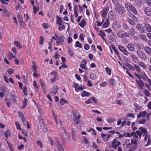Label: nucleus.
<instances>
[{"label": "nucleus", "mask_w": 151, "mask_h": 151, "mask_svg": "<svg viewBox=\"0 0 151 151\" xmlns=\"http://www.w3.org/2000/svg\"><path fill=\"white\" fill-rule=\"evenodd\" d=\"M115 9L116 12L119 14H123L125 11L124 7L120 4H117L115 6Z\"/></svg>", "instance_id": "1"}, {"label": "nucleus", "mask_w": 151, "mask_h": 151, "mask_svg": "<svg viewBox=\"0 0 151 151\" xmlns=\"http://www.w3.org/2000/svg\"><path fill=\"white\" fill-rule=\"evenodd\" d=\"M117 35L119 37L122 38L129 37V34L122 30L119 31L117 33Z\"/></svg>", "instance_id": "2"}, {"label": "nucleus", "mask_w": 151, "mask_h": 151, "mask_svg": "<svg viewBox=\"0 0 151 151\" xmlns=\"http://www.w3.org/2000/svg\"><path fill=\"white\" fill-rule=\"evenodd\" d=\"M137 53L139 56V57L142 59L144 60H146L147 59V56L145 53L141 50H138L137 51Z\"/></svg>", "instance_id": "3"}, {"label": "nucleus", "mask_w": 151, "mask_h": 151, "mask_svg": "<svg viewBox=\"0 0 151 151\" xmlns=\"http://www.w3.org/2000/svg\"><path fill=\"white\" fill-rule=\"evenodd\" d=\"M55 145L58 150L59 151H64L57 137H55Z\"/></svg>", "instance_id": "4"}, {"label": "nucleus", "mask_w": 151, "mask_h": 151, "mask_svg": "<svg viewBox=\"0 0 151 151\" xmlns=\"http://www.w3.org/2000/svg\"><path fill=\"white\" fill-rule=\"evenodd\" d=\"M118 47L119 50L121 52L123 53L124 55H129V52L124 47L121 45H119Z\"/></svg>", "instance_id": "5"}, {"label": "nucleus", "mask_w": 151, "mask_h": 151, "mask_svg": "<svg viewBox=\"0 0 151 151\" xmlns=\"http://www.w3.org/2000/svg\"><path fill=\"white\" fill-rule=\"evenodd\" d=\"M117 141V139L115 138L114 139L112 143L111 147L115 149H116L117 147L121 144V143L119 142H118L115 144Z\"/></svg>", "instance_id": "6"}, {"label": "nucleus", "mask_w": 151, "mask_h": 151, "mask_svg": "<svg viewBox=\"0 0 151 151\" xmlns=\"http://www.w3.org/2000/svg\"><path fill=\"white\" fill-rule=\"evenodd\" d=\"M73 119H74V121L76 124H78L80 122L79 119L81 117V115H78V116H76V114L74 112H73Z\"/></svg>", "instance_id": "7"}, {"label": "nucleus", "mask_w": 151, "mask_h": 151, "mask_svg": "<svg viewBox=\"0 0 151 151\" xmlns=\"http://www.w3.org/2000/svg\"><path fill=\"white\" fill-rule=\"evenodd\" d=\"M136 27L140 33L143 34L145 33V30L144 27L142 25L138 24L136 26Z\"/></svg>", "instance_id": "8"}, {"label": "nucleus", "mask_w": 151, "mask_h": 151, "mask_svg": "<svg viewBox=\"0 0 151 151\" xmlns=\"http://www.w3.org/2000/svg\"><path fill=\"white\" fill-rule=\"evenodd\" d=\"M144 11L146 15L151 16V8L149 7H146L144 9Z\"/></svg>", "instance_id": "9"}, {"label": "nucleus", "mask_w": 151, "mask_h": 151, "mask_svg": "<svg viewBox=\"0 0 151 151\" xmlns=\"http://www.w3.org/2000/svg\"><path fill=\"white\" fill-rule=\"evenodd\" d=\"M142 79L143 80L145 81H148L149 83V86H150L151 85V83L150 79L147 77L145 73L144 74V75L141 76L140 79Z\"/></svg>", "instance_id": "10"}, {"label": "nucleus", "mask_w": 151, "mask_h": 151, "mask_svg": "<svg viewBox=\"0 0 151 151\" xmlns=\"http://www.w3.org/2000/svg\"><path fill=\"white\" fill-rule=\"evenodd\" d=\"M144 27L148 32H151V26L147 22L144 23Z\"/></svg>", "instance_id": "11"}, {"label": "nucleus", "mask_w": 151, "mask_h": 151, "mask_svg": "<svg viewBox=\"0 0 151 151\" xmlns=\"http://www.w3.org/2000/svg\"><path fill=\"white\" fill-rule=\"evenodd\" d=\"M82 62L83 63H81V67L82 69H84L85 70H88V69L86 66V61H85L84 60H83L82 61Z\"/></svg>", "instance_id": "12"}, {"label": "nucleus", "mask_w": 151, "mask_h": 151, "mask_svg": "<svg viewBox=\"0 0 151 151\" xmlns=\"http://www.w3.org/2000/svg\"><path fill=\"white\" fill-rule=\"evenodd\" d=\"M147 113V112L145 111H144L143 112H139L137 116V118H139L140 117L144 118L146 116Z\"/></svg>", "instance_id": "13"}, {"label": "nucleus", "mask_w": 151, "mask_h": 151, "mask_svg": "<svg viewBox=\"0 0 151 151\" xmlns=\"http://www.w3.org/2000/svg\"><path fill=\"white\" fill-rule=\"evenodd\" d=\"M127 47L129 50L133 52L135 50V48L132 43L129 44L127 45Z\"/></svg>", "instance_id": "14"}, {"label": "nucleus", "mask_w": 151, "mask_h": 151, "mask_svg": "<svg viewBox=\"0 0 151 151\" xmlns=\"http://www.w3.org/2000/svg\"><path fill=\"white\" fill-rule=\"evenodd\" d=\"M138 130L140 131V133L142 134H148L147 130L143 128L142 127H140Z\"/></svg>", "instance_id": "15"}, {"label": "nucleus", "mask_w": 151, "mask_h": 151, "mask_svg": "<svg viewBox=\"0 0 151 151\" xmlns=\"http://www.w3.org/2000/svg\"><path fill=\"white\" fill-rule=\"evenodd\" d=\"M136 82L142 89H143V87L144 86V83L141 80H140L139 81H138L137 80H136Z\"/></svg>", "instance_id": "16"}, {"label": "nucleus", "mask_w": 151, "mask_h": 151, "mask_svg": "<svg viewBox=\"0 0 151 151\" xmlns=\"http://www.w3.org/2000/svg\"><path fill=\"white\" fill-rule=\"evenodd\" d=\"M4 135L6 138H8V137L11 136L10 132L9 130H6L4 132Z\"/></svg>", "instance_id": "17"}, {"label": "nucleus", "mask_w": 151, "mask_h": 151, "mask_svg": "<svg viewBox=\"0 0 151 151\" xmlns=\"http://www.w3.org/2000/svg\"><path fill=\"white\" fill-rule=\"evenodd\" d=\"M131 57L132 59L133 62L137 63L138 61V59L137 56L134 54H132L131 55Z\"/></svg>", "instance_id": "18"}, {"label": "nucleus", "mask_w": 151, "mask_h": 151, "mask_svg": "<svg viewBox=\"0 0 151 151\" xmlns=\"http://www.w3.org/2000/svg\"><path fill=\"white\" fill-rule=\"evenodd\" d=\"M146 52L148 55H151V48L149 47H146L145 48Z\"/></svg>", "instance_id": "19"}, {"label": "nucleus", "mask_w": 151, "mask_h": 151, "mask_svg": "<svg viewBox=\"0 0 151 151\" xmlns=\"http://www.w3.org/2000/svg\"><path fill=\"white\" fill-rule=\"evenodd\" d=\"M54 90H53V92H50V93L51 94L55 95L57 92L58 90V88L57 87V86H55L54 87Z\"/></svg>", "instance_id": "20"}, {"label": "nucleus", "mask_w": 151, "mask_h": 151, "mask_svg": "<svg viewBox=\"0 0 151 151\" xmlns=\"http://www.w3.org/2000/svg\"><path fill=\"white\" fill-rule=\"evenodd\" d=\"M57 23L58 24L59 26H61L63 22L62 18L58 16H57Z\"/></svg>", "instance_id": "21"}, {"label": "nucleus", "mask_w": 151, "mask_h": 151, "mask_svg": "<svg viewBox=\"0 0 151 151\" xmlns=\"http://www.w3.org/2000/svg\"><path fill=\"white\" fill-rule=\"evenodd\" d=\"M109 24V20L107 19L105 22L104 23L103 25V27L104 28H106L108 27Z\"/></svg>", "instance_id": "22"}, {"label": "nucleus", "mask_w": 151, "mask_h": 151, "mask_svg": "<svg viewBox=\"0 0 151 151\" xmlns=\"http://www.w3.org/2000/svg\"><path fill=\"white\" fill-rule=\"evenodd\" d=\"M55 36L58 38V40L60 42H64V37L63 36H61L59 37H58L56 35H55Z\"/></svg>", "instance_id": "23"}, {"label": "nucleus", "mask_w": 151, "mask_h": 151, "mask_svg": "<svg viewBox=\"0 0 151 151\" xmlns=\"http://www.w3.org/2000/svg\"><path fill=\"white\" fill-rule=\"evenodd\" d=\"M134 66L137 72L140 73L141 72V70L140 68L138 65L135 64L134 65Z\"/></svg>", "instance_id": "24"}, {"label": "nucleus", "mask_w": 151, "mask_h": 151, "mask_svg": "<svg viewBox=\"0 0 151 151\" xmlns=\"http://www.w3.org/2000/svg\"><path fill=\"white\" fill-rule=\"evenodd\" d=\"M90 94V93L87 92H86L85 91H83L81 94V96L83 97H84L85 96H89Z\"/></svg>", "instance_id": "25"}, {"label": "nucleus", "mask_w": 151, "mask_h": 151, "mask_svg": "<svg viewBox=\"0 0 151 151\" xmlns=\"http://www.w3.org/2000/svg\"><path fill=\"white\" fill-rule=\"evenodd\" d=\"M111 48L117 54V56L119 57V58H120V57L119 56V52L116 49L114 45H112L111 46Z\"/></svg>", "instance_id": "26"}, {"label": "nucleus", "mask_w": 151, "mask_h": 151, "mask_svg": "<svg viewBox=\"0 0 151 151\" xmlns=\"http://www.w3.org/2000/svg\"><path fill=\"white\" fill-rule=\"evenodd\" d=\"M135 33V31L134 30V29L132 28L130 29L129 31V33H127L128 34H129V37L130 36V35H132L134 34Z\"/></svg>", "instance_id": "27"}, {"label": "nucleus", "mask_w": 151, "mask_h": 151, "mask_svg": "<svg viewBox=\"0 0 151 151\" xmlns=\"http://www.w3.org/2000/svg\"><path fill=\"white\" fill-rule=\"evenodd\" d=\"M79 24L81 27L83 28L84 26L86 25V22L85 20L84 19H83Z\"/></svg>", "instance_id": "28"}, {"label": "nucleus", "mask_w": 151, "mask_h": 151, "mask_svg": "<svg viewBox=\"0 0 151 151\" xmlns=\"http://www.w3.org/2000/svg\"><path fill=\"white\" fill-rule=\"evenodd\" d=\"M138 64L139 65L141 66L144 69H146V65L142 62H138Z\"/></svg>", "instance_id": "29"}, {"label": "nucleus", "mask_w": 151, "mask_h": 151, "mask_svg": "<svg viewBox=\"0 0 151 151\" xmlns=\"http://www.w3.org/2000/svg\"><path fill=\"white\" fill-rule=\"evenodd\" d=\"M6 142L8 144L9 147L10 148V150L11 151H14L13 150V147L11 144H10L7 140H6Z\"/></svg>", "instance_id": "30"}, {"label": "nucleus", "mask_w": 151, "mask_h": 151, "mask_svg": "<svg viewBox=\"0 0 151 151\" xmlns=\"http://www.w3.org/2000/svg\"><path fill=\"white\" fill-rule=\"evenodd\" d=\"M126 66L128 67L130 70H132V71H134V67L132 66V65L128 63H127L126 64Z\"/></svg>", "instance_id": "31"}, {"label": "nucleus", "mask_w": 151, "mask_h": 151, "mask_svg": "<svg viewBox=\"0 0 151 151\" xmlns=\"http://www.w3.org/2000/svg\"><path fill=\"white\" fill-rule=\"evenodd\" d=\"M76 45L75 46L76 47H79L80 48L82 47V46L81 44L78 41H77L76 42Z\"/></svg>", "instance_id": "32"}, {"label": "nucleus", "mask_w": 151, "mask_h": 151, "mask_svg": "<svg viewBox=\"0 0 151 151\" xmlns=\"http://www.w3.org/2000/svg\"><path fill=\"white\" fill-rule=\"evenodd\" d=\"M27 99L26 98H25L24 101H23V105L22 108H24L27 106Z\"/></svg>", "instance_id": "33"}, {"label": "nucleus", "mask_w": 151, "mask_h": 151, "mask_svg": "<svg viewBox=\"0 0 151 151\" xmlns=\"http://www.w3.org/2000/svg\"><path fill=\"white\" fill-rule=\"evenodd\" d=\"M33 12L35 14L37 12L38 10L39 9V7L37 8L35 6H33Z\"/></svg>", "instance_id": "34"}, {"label": "nucleus", "mask_w": 151, "mask_h": 151, "mask_svg": "<svg viewBox=\"0 0 151 151\" xmlns=\"http://www.w3.org/2000/svg\"><path fill=\"white\" fill-rule=\"evenodd\" d=\"M73 87H74L75 89V90L76 92H78V90H77L78 88H77V87H78L79 86V84L77 83H76L75 82H74L73 83Z\"/></svg>", "instance_id": "35"}, {"label": "nucleus", "mask_w": 151, "mask_h": 151, "mask_svg": "<svg viewBox=\"0 0 151 151\" xmlns=\"http://www.w3.org/2000/svg\"><path fill=\"white\" fill-rule=\"evenodd\" d=\"M131 136H133L134 139L138 138V136L136 135V133L134 132H132L130 134Z\"/></svg>", "instance_id": "36"}, {"label": "nucleus", "mask_w": 151, "mask_h": 151, "mask_svg": "<svg viewBox=\"0 0 151 151\" xmlns=\"http://www.w3.org/2000/svg\"><path fill=\"white\" fill-rule=\"evenodd\" d=\"M14 44L17 47H19V48L22 47V46L20 45V43L19 42L16 41L14 42Z\"/></svg>", "instance_id": "37"}, {"label": "nucleus", "mask_w": 151, "mask_h": 151, "mask_svg": "<svg viewBox=\"0 0 151 151\" xmlns=\"http://www.w3.org/2000/svg\"><path fill=\"white\" fill-rule=\"evenodd\" d=\"M60 102L62 105H63V103L65 104L67 103L68 102L66 100L62 99L60 100Z\"/></svg>", "instance_id": "38"}, {"label": "nucleus", "mask_w": 151, "mask_h": 151, "mask_svg": "<svg viewBox=\"0 0 151 151\" xmlns=\"http://www.w3.org/2000/svg\"><path fill=\"white\" fill-rule=\"evenodd\" d=\"M44 38L43 37L41 36L40 37V45H42L44 43Z\"/></svg>", "instance_id": "39"}, {"label": "nucleus", "mask_w": 151, "mask_h": 151, "mask_svg": "<svg viewBox=\"0 0 151 151\" xmlns=\"http://www.w3.org/2000/svg\"><path fill=\"white\" fill-rule=\"evenodd\" d=\"M144 92L147 96H150V93L147 90L145 89L144 91Z\"/></svg>", "instance_id": "40"}, {"label": "nucleus", "mask_w": 151, "mask_h": 151, "mask_svg": "<svg viewBox=\"0 0 151 151\" xmlns=\"http://www.w3.org/2000/svg\"><path fill=\"white\" fill-rule=\"evenodd\" d=\"M126 116H127L133 118H134L135 117L134 115L132 113H128L127 114Z\"/></svg>", "instance_id": "41"}, {"label": "nucleus", "mask_w": 151, "mask_h": 151, "mask_svg": "<svg viewBox=\"0 0 151 151\" xmlns=\"http://www.w3.org/2000/svg\"><path fill=\"white\" fill-rule=\"evenodd\" d=\"M40 81H41V85L42 88V89L43 90H45L46 88V87L45 86V84L44 83L42 82V81L41 79H40Z\"/></svg>", "instance_id": "42"}, {"label": "nucleus", "mask_w": 151, "mask_h": 151, "mask_svg": "<svg viewBox=\"0 0 151 151\" xmlns=\"http://www.w3.org/2000/svg\"><path fill=\"white\" fill-rule=\"evenodd\" d=\"M120 27V25H119V26L117 24H113L112 26V28H114V29H117L119 28Z\"/></svg>", "instance_id": "43"}, {"label": "nucleus", "mask_w": 151, "mask_h": 151, "mask_svg": "<svg viewBox=\"0 0 151 151\" xmlns=\"http://www.w3.org/2000/svg\"><path fill=\"white\" fill-rule=\"evenodd\" d=\"M7 72L9 74L11 75L14 73V70L12 68H10L7 70Z\"/></svg>", "instance_id": "44"}, {"label": "nucleus", "mask_w": 151, "mask_h": 151, "mask_svg": "<svg viewBox=\"0 0 151 151\" xmlns=\"http://www.w3.org/2000/svg\"><path fill=\"white\" fill-rule=\"evenodd\" d=\"M49 141L51 145L52 146H54V140L51 138H49Z\"/></svg>", "instance_id": "45"}, {"label": "nucleus", "mask_w": 151, "mask_h": 151, "mask_svg": "<svg viewBox=\"0 0 151 151\" xmlns=\"http://www.w3.org/2000/svg\"><path fill=\"white\" fill-rule=\"evenodd\" d=\"M140 38L143 40L147 41V39L145 36L143 35H141L140 36Z\"/></svg>", "instance_id": "46"}, {"label": "nucleus", "mask_w": 151, "mask_h": 151, "mask_svg": "<svg viewBox=\"0 0 151 151\" xmlns=\"http://www.w3.org/2000/svg\"><path fill=\"white\" fill-rule=\"evenodd\" d=\"M84 48L86 50H88L90 48L89 45L88 44H86L84 45Z\"/></svg>", "instance_id": "47"}, {"label": "nucleus", "mask_w": 151, "mask_h": 151, "mask_svg": "<svg viewBox=\"0 0 151 151\" xmlns=\"http://www.w3.org/2000/svg\"><path fill=\"white\" fill-rule=\"evenodd\" d=\"M106 70L107 73L110 75L111 74V69L107 67L106 68Z\"/></svg>", "instance_id": "48"}, {"label": "nucleus", "mask_w": 151, "mask_h": 151, "mask_svg": "<svg viewBox=\"0 0 151 151\" xmlns=\"http://www.w3.org/2000/svg\"><path fill=\"white\" fill-rule=\"evenodd\" d=\"M15 124L17 127V129L19 130H21V128L19 123L17 122H16L15 123Z\"/></svg>", "instance_id": "49"}, {"label": "nucleus", "mask_w": 151, "mask_h": 151, "mask_svg": "<svg viewBox=\"0 0 151 151\" xmlns=\"http://www.w3.org/2000/svg\"><path fill=\"white\" fill-rule=\"evenodd\" d=\"M85 88L83 86H79V87L78 88L77 90H78V92L80 90H83V89H85Z\"/></svg>", "instance_id": "50"}, {"label": "nucleus", "mask_w": 151, "mask_h": 151, "mask_svg": "<svg viewBox=\"0 0 151 151\" xmlns=\"http://www.w3.org/2000/svg\"><path fill=\"white\" fill-rule=\"evenodd\" d=\"M90 78L92 80H94L96 78V76L93 73H91L90 75Z\"/></svg>", "instance_id": "51"}, {"label": "nucleus", "mask_w": 151, "mask_h": 151, "mask_svg": "<svg viewBox=\"0 0 151 151\" xmlns=\"http://www.w3.org/2000/svg\"><path fill=\"white\" fill-rule=\"evenodd\" d=\"M9 55L10 56V57L9 58V59H11L12 58H14L16 57L15 55H14L13 53L11 52L9 53Z\"/></svg>", "instance_id": "52"}, {"label": "nucleus", "mask_w": 151, "mask_h": 151, "mask_svg": "<svg viewBox=\"0 0 151 151\" xmlns=\"http://www.w3.org/2000/svg\"><path fill=\"white\" fill-rule=\"evenodd\" d=\"M37 145L38 146H39L40 147H43V145L42 143L40 141H37Z\"/></svg>", "instance_id": "53"}, {"label": "nucleus", "mask_w": 151, "mask_h": 151, "mask_svg": "<svg viewBox=\"0 0 151 151\" xmlns=\"http://www.w3.org/2000/svg\"><path fill=\"white\" fill-rule=\"evenodd\" d=\"M18 113L19 116L22 119H24L25 118L23 115V114L21 112H19Z\"/></svg>", "instance_id": "54"}, {"label": "nucleus", "mask_w": 151, "mask_h": 151, "mask_svg": "<svg viewBox=\"0 0 151 151\" xmlns=\"http://www.w3.org/2000/svg\"><path fill=\"white\" fill-rule=\"evenodd\" d=\"M145 2L148 6L151 7V0H146Z\"/></svg>", "instance_id": "55"}, {"label": "nucleus", "mask_w": 151, "mask_h": 151, "mask_svg": "<svg viewBox=\"0 0 151 151\" xmlns=\"http://www.w3.org/2000/svg\"><path fill=\"white\" fill-rule=\"evenodd\" d=\"M33 84L35 88L37 89H38L39 88V87L37 85V84L35 81H34L33 82Z\"/></svg>", "instance_id": "56"}, {"label": "nucleus", "mask_w": 151, "mask_h": 151, "mask_svg": "<svg viewBox=\"0 0 151 151\" xmlns=\"http://www.w3.org/2000/svg\"><path fill=\"white\" fill-rule=\"evenodd\" d=\"M52 111L53 112V116L54 117L55 121L56 122L57 124L58 125V122L57 118V117L56 116H55V114L54 112L53 111Z\"/></svg>", "instance_id": "57"}, {"label": "nucleus", "mask_w": 151, "mask_h": 151, "mask_svg": "<svg viewBox=\"0 0 151 151\" xmlns=\"http://www.w3.org/2000/svg\"><path fill=\"white\" fill-rule=\"evenodd\" d=\"M146 122L145 119H143L139 121V124H144Z\"/></svg>", "instance_id": "58"}, {"label": "nucleus", "mask_w": 151, "mask_h": 151, "mask_svg": "<svg viewBox=\"0 0 151 151\" xmlns=\"http://www.w3.org/2000/svg\"><path fill=\"white\" fill-rule=\"evenodd\" d=\"M129 23L132 25H134L135 24L134 21L131 19H129L128 20Z\"/></svg>", "instance_id": "59"}, {"label": "nucleus", "mask_w": 151, "mask_h": 151, "mask_svg": "<svg viewBox=\"0 0 151 151\" xmlns=\"http://www.w3.org/2000/svg\"><path fill=\"white\" fill-rule=\"evenodd\" d=\"M87 85L89 87H91L93 86V84L91 82V81H87Z\"/></svg>", "instance_id": "60"}, {"label": "nucleus", "mask_w": 151, "mask_h": 151, "mask_svg": "<svg viewBox=\"0 0 151 151\" xmlns=\"http://www.w3.org/2000/svg\"><path fill=\"white\" fill-rule=\"evenodd\" d=\"M91 100L94 101V102L96 103H97V100L96 99L95 97H93L91 98Z\"/></svg>", "instance_id": "61"}, {"label": "nucleus", "mask_w": 151, "mask_h": 151, "mask_svg": "<svg viewBox=\"0 0 151 151\" xmlns=\"http://www.w3.org/2000/svg\"><path fill=\"white\" fill-rule=\"evenodd\" d=\"M22 120L23 123L25 125H26V124H27V122H28V121H26V119L25 118L24 119H22Z\"/></svg>", "instance_id": "62"}, {"label": "nucleus", "mask_w": 151, "mask_h": 151, "mask_svg": "<svg viewBox=\"0 0 151 151\" xmlns=\"http://www.w3.org/2000/svg\"><path fill=\"white\" fill-rule=\"evenodd\" d=\"M123 28L126 30H128L129 29V28L128 26L126 24H124L123 25Z\"/></svg>", "instance_id": "63"}, {"label": "nucleus", "mask_w": 151, "mask_h": 151, "mask_svg": "<svg viewBox=\"0 0 151 151\" xmlns=\"http://www.w3.org/2000/svg\"><path fill=\"white\" fill-rule=\"evenodd\" d=\"M42 27L44 28L45 29H46L48 27L47 24L45 23H44L42 24Z\"/></svg>", "instance_id": "64"}]
</instances>
